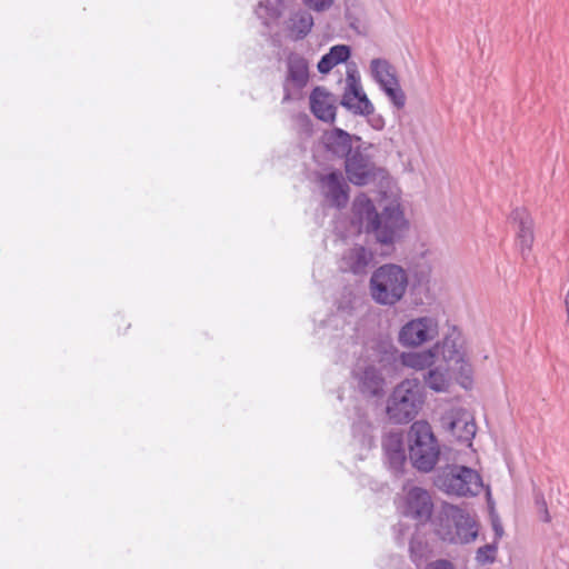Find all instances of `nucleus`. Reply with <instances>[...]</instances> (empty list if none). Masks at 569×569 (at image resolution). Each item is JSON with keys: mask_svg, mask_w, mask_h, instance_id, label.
Listing matches in <instances>:
<instances>
[{"mask_svg": "<svg viewBox=\"0 0 569 569\" xmlns=\"http://www.w3.org/2000/svg\"><path fill=\"white\" fill-rule=\"evenodd\" d=\"M352 211L360 226L367 232L373 233L382 244L396 242L408 229V222L398 203H391L378 213L372 201L361 193L355 199Z\"/></svg>", "mask_w": 569, "mask_h": 569, "instance_id": "f257e3e1", "label": "nucleus"}, {"mask_svg": "<svg viewBox=\"0 0 569 569\" xmlns=\"http://www.w3.org/2000/svg\"><path fill=\"white\" fill-rule=\"evenodd\" d=\"M407 440L412 466L422 472L433 470L441 450L431 426L425 420L415 421L408 431Z\"/></svg>", "mask_w": 569, "mask_h": 569, "instance_id": "f03ea898", "label": "nucleus"}, {"mask_svg": "<svg viewBox=\"0 0 569 569\" xmlns=\"http://www.w3.org/2000/svg\"><path fill=\"white\" fill-rule=\"evenodd\" d=\"M408 278L402 268L385 264L377 269L370 280L371 296L380 305H395L405 295Z\"/></svg>", "mask_w": 569, "mask_h": 569, "instance_id": "7ed1b4c3", "label": "nucleus"}, {"mask_svg": "<svg viewBox=\"0 0 569 569\" xmlns=\"http://www.w3.org/2000/svg\"><path fill=\"white\" fill-rule=\"evenodd\" d=\"M422 405L420 383L416 379H407L399 383L387 406V412L391 420L403 423L412 420Z\"/></svg>", "mask_w": 569, "mask_h": 569, "instance_id": "20e7f679", "label": "nucleus"}, {"mask_svg": "<svg viewBox=\"0 0 569 569\" xmlns=\"http://www.w3.org/2000/svg\"><path fill=\"white\" fill-rule=\"evenodd\" d=\"M439 489L458 497L477 496L482 491L481 476L473 469L452 466L445 469L436 479Z\"/></svg>", "mask_w": 569, "mask_h": 569, "instance_id": "39448f33", "label": "nucleus"}, {"mask_svg": "<svg viewBox=\"0 0 569 569\" xmlns=\"http://www.w3.org/2000/svg\"><path fill=\"white\" fill-rule=\"evenodd\" d=\"M439 333L438 322L430 317H420L408 321L399 331L398 341L407 348H417Z\"/></svg>", "mask_w": 569, "mask_h": 569, "instance_id": "423d86ee", "label": "nucleus"}, {"mask_svg": "<svg viewBox=\"0 0 569 569\" xmlns=\"http://www.w3.org/2000/svg\"><path fill=\"white\" fill-rule=\"evenodd\" d=\"M341 104L356 114L369 116L375 111V107L367 97L361 84L360 74L356 69L347 71Z\"/></svg>", "mask_w": 569, "mask_h": 569, "instance_id": "0eeeda50", "label": "nucleus"}, {"mask_svg": "<svg viewBox=\"0 0 569 569\" xmlns=\"http://www.w3.org/2000/svg\"><path fill=\"white\" fill-rule=\"evenodd\" d=\"M442 427L459 441L471 446L477 426L472 415L462 408H453L441 417Z\"/></svg>", "mask_w": 569, "mask_h": 569, "instance_id": "6e6552de", "label": "nucleus"}, {"mask_svg": "<svg viewBox=\"0 0 569 569\" xmlns=\"http://www.w3.org/2000/svg\"><path fill=\"white\" fill-rule=\"evenodd\" d=\"M287 67L288 71L283 82L284 101L299 97L309 80V67L305 58L298 54H290Z\"/></svg>", "mask_w": 569, "mask_h": 569, "instance_id": "1a4fd4ad", "label": "nucleus"}, {"mask_svg": "<svg viewBox=\"0 0 569 569\" xmlns=\"http://www.w3.org/2000/svg\"><path fill=\"white\" fill-rule=\"evenodd\" d=\"M346 173L349 181L356 186H366L383 176V170L361 153H353L346 160Z\"/></svg>", "mask_w": 569, "mask_h": 569, "instance_id": "9d476101", "label": "nucleus"}, {"mask_svg": "<svg viewBox=\"0 0 569 569\" xmlns=\"http://www.w3.org/2000/svg\"><path fill=\"white\" fill-rule=\"evenodd\" d=\"M511 222L515 227V243L522 257L528 256L535 243V221L531 214L522 208L511 213Z\"/></svg>", "mask_w": 569, "mask_h": 569, "instance_id": "9b49d317", "label": "nucleus"}, {"mask_svg": "<svg viewBox=\"0 0 569 569\" xmlns=\"http://www.w3.org/2000/svg\"><path fill=\"white\" fill-rule=\"evenodd\" d=\"M433 503L429 492L422 488H411L405 498L402 512L405 516L423 523L428 521L432 513Z\"/></svg>", "mask_w": 569, "mask_h": 569, "instance_id": "f8f14e48", "label": "nucleus"}, {"mask_svg": "<svg viewBox=\"0 0 569 569\" xmlns=\"http://www.w3.org/2000/svg\"><path fill=\"white\" fill-rule=\"evenodd\" d=\"M445 513L448 519L455 522L457 540L459 542L468 543L476 539L477 523L465 509L448 505L445 507Z\"/></svg>", "mask_w": 569, "mask_h": 569, "instance_id": "ddd939ff", "label": "nucleus"}, {"mask_svg": "<svg viewBox=\"0 0 569 569\" xmlns=\"http://www.w3.org/2000/svg\"><path fill=\"white\" fill-rule=\"evenodd\" d=\"M435 356L440 353L447 363V369H450L453 365L462 361L466 357L465 339L462 335L453 329L447 335L440 343H437L433 348Z\"/></svg>", "mask_w": 569, "mask_h": 569, "instance_id": "4468645a", "label": "nucleus"}, {"mask_svg": "<svg viewBox=\"0 0 569 569\" xmlns=\"http://www.w3.org/2000/svg\"><path fill=\"white\" fill-rule=\"evenodd\" d=\"M310 109L319 120L333 122L337 112V99L325 88L317 87L310 94Z\"/></svg>", "mask_w": 569, "mask_h": 569, "instance_id": "2eb2a0df", "label": "nucleus"}, {"mask_svg": "<svg viewBox=\"0 0 569 569\" xmlns=\"http://www.w3.org/2000/svg\"><path fill=\"white\" fill-rule=\"evenodd\" d=\"M321 190L325 197L337 207L348 202V184L340 172H330L320 178Z\"/></svg>", "mask_w": 569, "mask_h": 569, "instance_id": "dca6fc26", "label": "nucleus"}, {"mask_svg": "<svg viewBox=\"0 0 569 569\" xmlns=\"http://www.w3.org/2000/svg\"><path fill=\"white\" fill-rule=\"evenodd\" d=\"M327 149L337 154H345L351 149V136L342 129H331L322 137Z\"/></svg>", "mask_w": 569, "mask_h": 569, "instance_id": "f3484780", "label": "nucleus"}, {"mask_svg": "<svg viewBox=\"0 0 569 569\" xmlns=\"http://www.w3.org/2000/svg\"><path fill=\"white\" fill-rule=\"evenodd\" d=\"M370 70L380 88L396 84V81H399L395 67L385 59H373L370 63Z\"/></svg>", "mask_w": 569, "mask_h": 569, "instance_id": "a211bd4d", "label": "nucleus"}, {"mask_svg": "<svg viewBox=\"0 0 569 569\" xmlns=\"http://www.w3.org/2000/svg\"><path fill=\"white\" fill-rule=\"evenodd\" d=\"M350 57V48L345 44L333 46L330 51L325 54L318 63L320 73H329L336 66L347 61Z\"/></svg>", "mask_w": 569, "mask_h": 569, "instance_id": "6ab92c4d", "label": "nucleus"}, {"mask_svg": "<svg viewBox=\"0 0 569 569\" xmlns=\"http://www.w3.org/2000/svg\"><path fill=\"white\" fill-rule=\"evenodd\" d=\"M371 259L372 254L365 247H356L343 257V269L353 273L363 272Z\"/></svg>", "mask_w": 569, "mask_h": 569, "instance_id": "aec40b11", "label": "nucleus"}, {"mask_svg": "<svg viewBox=\"0 0 569 569\" xmlns=\"http://www.w3.org/2000/svg\"><path fill=\"white\" fill-rule=\"evenodd\" d=\"M401 362L403 366L416 369L423 370L435 362V350L429 349L419 352H403L401 355Z\"/></svg>", "mask_w": 569, "mask_h": 569, "instance_id": "412c9836", "label": "nucleus"}, {"mask_svg": "<svg viewBox=\"0 0 569 569\" xmlns=\"http://www.w3.org/2000/svg\"><path fill=\"white\" fill-rule=\"evenodd\" d=\"M313 19L308 12H298L290 18V32L293 39H303L312 29Z\"/></svg>", "mask_w": 569, "mask_h": 569, "instance_id": "4be33fe9", "label": "nucleus"}, {"mask_svg": "<svg viewBox=\"0 0 569 569\" xmlns=\"http://www.w3.org/2000/svg\"><path fill=\"white\" fill-rule=\"evenodd\" d=\"M383 448L391 459L399 461L405 459L402 437L400 433H389L383 441Z\"/></svg>", "mask_w": 569, "mask_h": 569, "instance_id": "5701e85b", "label": "nucleus"}, {"mask_svg": "<svg viewBox=\"0 0 569 569\" xmlns=\"http://www.w3.org/2000/svg\"><path fill=\"white\" fill-rule=\"evenodd\" d=\"M449 370L456 373V378L463 388H469L472 383V367L465 357L462 361L453 365Z\"/></svg>", "mask_w": 569, "mask_h": 569, "instance_id": "b1692460", "label": "nucleus"}, {"mask_svg": "<svg viewBox=\"0 0 569 569\" xmlns=\"http://www.w3.org/2000/svg\"><path fill=\"white\" fill-rule=\"evenodd\" d=\"M381 89L397 109L405 108L407 98L399 81H396V84H388Z\"/></svg>", "mask_w": 569, "mask_h": 569, "instance_id": "393cba45", "label": "nucleus"}, {"mask_svg": "<svg viewBox=\"0 0 569 569\" xmlns=\"http://www.w3.org/2000/svg\"><path fill=\"white\" fill-rule=\"evenodd\" d=\"M426 383L430 389L437 392L446 391L448 388V378L439 370H430L426 378Z\"/></svg>", "mask_w": 569, "mask_h": 569, "instance_id": "a878e982", "label": "nucleus"}, {"mask_svg": "<svg viewBox=\"0 0 569 569\" xmlns=\"http://www.w3.org/2000/svg\"><path fill=\"white\" fill-rule=\"evenodd\" d=\"M362 380L363 383L368 386V388H370L373 393H376L382 385L381 377L371 369L365 372Z\"/></svg>", "mask_w": 569, "mask_h": 569, "instance_id": "bb28decb", "label": "nucleus"}, {"mask_svg": "<svg viewBox=\"0 0 569 569\" xmlns=\"http://www.w3.org/2000/svg\"><path fill=\"white\" fill-rule=\"evenodd\" d=\"M497 548L491 545H486L478 549L477 560L481 563L491 562L495 559Z\"/></svg>", "mask_w": 569, "mask_h": 569, "instance_id": "cd10ccee", "label": "nucleus"}, {"mask_svg": "<svg viewBox=\"0 0 569 569\" xmlns=\"http://www.w3.org/2000/svg\"><path fill=\"white\" fill-rule=\"evenodd\" d=\"M335 0H303L315 11H325L333 4Z\"/></svg>", "mask_w": 569, "mask_h": 569, "instance_id": "c85d7f7f", "label": "nucleus"}, {"mask_svg": "<svg viewBox=\"0 0 569 569\" xmlns=\"http://www.w3.org/2000/svg\"><path fill=\"white\" fill-rule=\"evenodd\" d=\"M425 569H455V567L450 561L441 559L428 563Z\"/></svg>", "mask_w": 569, "mask_h": 569, "instance_id": "c756f323", "label": "nucleus"}, {"mask_svg": "<svg viewBox=\"0 0 569 569\" xmlns=\"http://www.w3.org/2000/svg\"><path fill=\"white\" fill-rule=\"evenodd\" d=\"M541 510H542V521L543 522H550L551 521V516L549 513V510H548V507H547V503L545 501L541 502Z\"/></svg>", "mask_w": 569, "mask_h": 569, "instance_id": "7c9ffc66", "label": "nucleus"}, {"mask_svg": "<svg viewBox=\"0 0 569 569\" xmlns=\"http://www.w3.org/2000/svg\"><path fill=\"white\" fill-rule=\"evenodd\" d=\"M563 303H565V309H566V319H567V322L569 323V287L566 292Z\"/></svg>", "mask_w": 569, "mask_h": 569, "instance_id": "2f4dec72", "label": "nucleus"}, {"mask_svg": "<svg viewBox=\"0 0 569 569\" xmlns=\"http://www.w3.org/2000/svg\"><path fill=\"white\" fill-rule=\"evenodd\" d=\"M496 531H497L498 536H501V530L498 529V527H496Z\"/></svg>", "mask_w": 569, "mask_h": 569, "instance_id": "473e14b6", "label": "nucleus"}]
</instances>
